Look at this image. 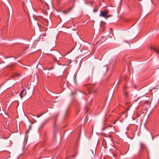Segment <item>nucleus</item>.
Wrapping results in <instances>:
<instances>
[{
	"label": "nucleus",
	"instance_id": "f257e3e1",
	"mask_svg": "<svg viewBox=\"0 0 159 159\" xmlns=\"http://www.w3.org/2000/svg\"><path fill=\"white\" fill-rule=\"evenodd\" d=\"M108 13V11L107 10L101 11L99 14V16L107 18L110 16V15H107Z\"/></svg>",
	"mask_w": 159,
	"mask_h": 159
},
{
	"label": "nucleus",
	"instance_id": "f03ea898",
	"mask_svg": "<svg viewBox=\"0 0 159 159\" xmlns=\"http://www.w3.org/2000/svg\"><path fill=\"white\" fill-rule=\"evenodd\" d=\"M26 94V93L25 90H22L21 92H20L19 96L20 97V98H22L24 96H25Z\"/></svg>",
	"mask_w": 159,
	"mask_h": 159
},
{
	"label": "nucleus",
	"instance_id": "7ed1b4c3",
	"mask_svg": "<svg viewBox=\"0 0 159 159\" xmlns=\"http://www.w3.org/2000/svg\"><path fill=\"white\" fill-rule=\"evenodd\" d=\"M106 40V38L104 36H102L101 39L98 42L102 43L105 41Z\"/></svg>",
	"mask_w": 159,
	"mask_h": 159
},
{
	"label": "nucleus",
	"instance_id": "20e7f679",
	"mask_svg": "<svg viewBox=\"0 0 159 159\" xmlns=\"http://www.w3.org/2000/svg\"><path fill=\"white\" fill-rule=\"evenodd\" d=\"M127 87L126 85H125L123 86V89H124V94L125 95H126V96H127V94H128V93L125 90L127 89Z\"/></svg>",
	"mask_w": 159,
	"mask_h": 159
},
{
	"label": "nucleus",
	"instance_id": "39448f33",
	"mask_svg": "<svg viewBox=\"0 0 159 159\" xmlns=\"http://www.w3.org/2000/svg\"><path fill=\"white\" fill-rule=\"evenodd\" d=\"M151 49H153V51H155V52L159 55V50L157 49H155V48L151 47Z\"/></svg>",
	"mask_w": 159,
	"mask_h": 159
},
{
	"label": "nucleus",
	"instance_id": "423d86ee",
	"mask_svg": "<svg viewBox=\"0 0 159 159\" xmlns=\"http://www.w3.org/2000/svg\"><path fill=\"white\" fill-rule=\"evenodd\" d=\"M88 109H89L88 106L87 105H86V106H85V111L86 112V113L88 111Z\"/></svg>",
	"mask_w": 159,
	"mask_h": 159
},
{
	"label": "nucleus",
	"instance_id": "0eeeda50",
	"mask_svg": "<svg viewBox=\"0 0 159 159\" xmlns=\"http://www.w3.org/2000/svg\"><path fill=\"white\" fill-rule=\"evenodd\" d=\"M128 103L127 102L125 104V106L127 107V111H128L129 110V107L130 106V105L129 107V105H128Z\"/></svg>",
	"mask_w": 159,
	"mask_h": 159
},
{
	"label": "nucleus",
	"instance_id": "6e6552de",
	"mask_svg": "<svg viewBox=\"0 0 159 159\" xmlns=\"http://www.w3.org/2000/svg\"><path fill=\"white\" fill-rule=\"evenodd\" d=\"M31 128H32V126H31V125H30L29 127L28 130L26 132V133L27 134V133H28L29 132V130H30L31 129Z\"/></svg>",
	"mask_w": 159,
	"mask_h": 159
},
{
	"label": "nucleus",
	"instance_id": "1a4fd4ad",
	"mask_svg": "<svg viewBox=\"0 0 159 159\" xmlns=\"http://www.w3.org/2000/svg\"><path fill=\"white\" fill-rule=\"evenodd\" d=\"M98 8H95L93 9V11L94 12H96L98 11Z\"/></svg>",
	"mask_w": 159,
	"mask_h": 159
},
{
	"label": "nucleus",
	"instance_id": "9d476101",
	"mask_svg": "<svg viewBox=\"0 0 159 159\" xmlns=\"http://www.w3.org/2000/svg\"><path fill=\"white\" fill-rule=\"evenodd\" d=\"M109 37H110L111 38L112 36H113V33H110L109 35Z\"/></svg>",
	"mask_w": 159,
	"mask_h": 159
},
{
	"label": "nucleus",
	"instance_id": "9b49d317",
	"mask_svg": "<svg viewBox=\"0 0 159 159\" xmlns=\"http://www.w3.org/2000/svg\"><path fill=\"white\" fill-rule=\"evenodd\" d=\"M69 11H67V12H65V11H63V12L65 13H67Z\"/></svg>",
	"mask_w": 159,
	"mask_h": 159
},
{
	"label": "nucleus",
	"instance_id": "f8f14e48",
	"mask_svg": "<svg viewBox=\"0 0 159 159\" xmlns=\"http://www.w3.org/2000/svg\"><path fill=\"white\" fill-rule=\"evenodd\" d=\"M52 69V68H49V69H48V70H50L51 69Z\"/></svg>",
	"mask_w": 159,
	"mask_h": 159
}]
</instances>
